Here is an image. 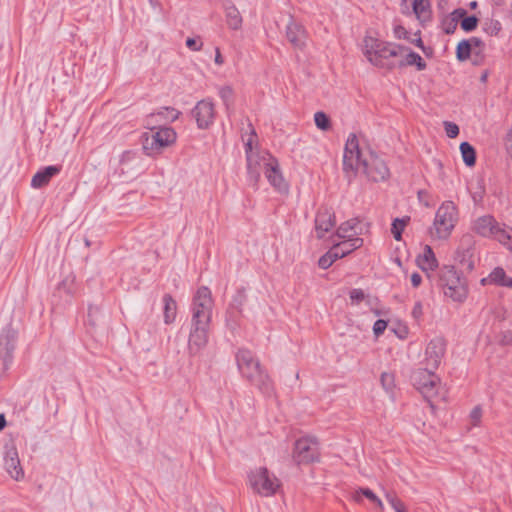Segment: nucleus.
<instances>
[{"instance_id":"nucleus-58","label":"nucleus","mask_w":512,"mask_h":512,"mask_svg":"<svg viewBox=\"0 0 512 512\" xmlns=\"http://www.w3.org/2000/svg\"><path fill=\"white\" fill-rule=\"evenodd\" d=\"M394 34L399 39H401V38L406 39L408 32L406 31V29L403 26H396L394 29Z\"/></svg>"},{"instance_id":"nucleus-47","label":"nucleus","mask_w":512,"mask_h":512,"mask_svg":"<svg viewBox=\"0 0 512 512\" xmlns=\"http://www.w3.org/2000/svg\"><path fill=\"white\" fill-rule=\"evenodd\" d=\"M239 314L240 313H235L234 311L227 310L226 322H227V326L232 331H234L238 326L237 317Z\"/></svg>"},{"instance_id":"nucleus-17","label":"nucleus","mask_w":512,"mask_h":512,"mask_svg":"<svg viewBox=\"0 0 512 512\" xmlns=\"http://www.w3.org/2000/svg\"><path fill=\"white\" fill-rule=\"evenodd\" d=\"M502 226L494 217L485 215L475 220L473 230L482 237H491L496 240Z\"/></svg>"},{"instance_id":"nucleus-25","label":"nucleus","mask_w":512,"mask_h":512,"mask_svg":"<svg viewBox=\"0 0 512 512\" xmlns=\"http://www.w3.org/2000/svg\"><path fill=\"white\" fill-rule=\"evenodd\" d=\"M404 53L406 54L405 58L397 62L398 67L416 66L418 71L426 69L427 64L418 53L411 51L409 48Z\"/></svg>"},{"instance_id":"nucleus-13","label":"nucleus","mask_w":512,"mask_h":512,"mask_svg":"<svg viewBox=\"0 0 512 512\" xmlns=\"http://www.w3.org/2000/svg\"><path fill=\"white\" fill-rule=\"evenodd\" d=\"M209 324H200L191 321L188 347L192 354L198 353L208 342Z\"/></svg>"},{"instance_id":"nucleus-40","label":"nucleus","mask_w":512,"mask_h":512,"mask_svg":"<svg viewBox=\"0 0 512 512\" xmlns=\"http://www.w3.org/2000/svg\"><path fill=\"white\" fill-rule=\"evenodd\" d=\"M484 30L486 33H488L491 36H496L501 30V24L497 20H491L489 22H486L484 24Z\"/></svg>"},{"instance_id":"nucleus-57","label":"nucleus","mask_w":512,"mask_h":512,"mask_svg":"<svg viewBox=\"0 0 512 512\" xmlns=\"http://www.w3.org/2000/svg\"><path fill=\"white\" fill-rule=\"evenodd\" d=\"M99 312L98 307L89 306L88 309V318L91 325H96V321L94 319V316Z\"/></svg>"},{"instance_id":"nucleus-1","label":"nucleus","mask_w":512,"mask_h":512,"mask_svg":"<svg viewBox=\"0 0 512 512\" xmlns=\"http://www.w3.org/2000/svg\"><path fill=\"white\" fill-rule=\"evenodd\" d=\"M360 168L367 178L374 182L384 181L390 175L385 161L376 153L370 151L368 156L363 157L358 138L356 134L351 133L346 141L343 155V171L348 182L352 181Z\"/></svg>"},{"instance_id":"nucleus-31","label":"nucleus","mask_w":512,"mask_h":512,"mask_svg":"<svg viewBox=\"0 0 512 512\" xmlns=\"http://www.w3.org/2000/svg\"><path fill=\"white\" fill-rule=\"evenodd\" d=\"M337 249L331 247L324 255L318 260V265L321 269H328L336 260L340 259Z\"/></svg>"},{"instance_id":"nucleus-20","label":"nucleus","mask_w":512,"mask_h":512,"mask_svg":"<svg viewBox=\"0 0 512 512\" xmlns=\"http://www.w3.org/2000/svg\"><path fill=\"white\" fill-rule=\"evenodd\" d=\"M473 245V237L469 234L464 235L460 240V246L457 250V255L460 263L467 270L471 271L474 268V262L472 258L471 248Z\"/></svg>"},{"instance_id":"nucleus-43","label":"nucleus","mask_w":512,"mask_h":512,"mask_svg":"<svg viewBox=\"0 0 512 512\" xmlns=\"http://www.w3.org/2000/svg\"><path fill=\"white\" fill-rule=\"evenodd\" d=\"M457 23L454 19H451L450 17H446L442 20V29L447 35H451L455 32L457 28Z\"/></svg>"},{"instance_id":"nucleus-18","label":"nucleus","mask_w":512,"mask_h":512,"mask_svg":"<svg viewBox=\"0 0 512 512\" xmlns=\"http://www.w3.org/2000/svg\"><path fill=\"white\" fill-rule=\"evenodd\" d=\"M16 339L17 330L11 325H8L2 330L0 334V357L3 359L4 363L11 360Z\"/></svg>"},{"instance_id":"nucleus-63","label":"nucleus","mask_w":512,"mask_h":512,"mask_svg":"<svg viewBox=\"0 0 512 512\" xmlns=\"http://www.w3.org/2000/svg\"><path fill=\"white\" fill-rule=\"evenodd\" d=\"M352 499L357 503H360L362 501V493L360 491V488L353 493Z\"/></svg>"},{"instance_id":"nucleus-50","label":"nucleus","mask_w":512,"mask_h":512,"mask_svg":"<svg viewBox=\"0 0 512 512\" xmlns=\"http://www.w3.org/2000/svg\"><path fill=\"white\" fill-rule=\"evenodd\" d=\"M466 15L467 11L464 8H457L451 12L449 17L451 19H454L455 22L458 24V22H461Z\"/></svg>"},{"instance_id":"nucleus-5","label":"nucleus","mask_w":512,"mask_h":512,"mask_svg":"<svg viewBox=\"0 0 512 512\" xmlns=\"http://www.w3.org/2000/svg\"><path fill=\"white\" fill-rule=\"evenodd\" d=\"M458 209L454 202L445 201L437 209L430 234L440 240L449 238L458 222Z\"/></svg>"},{"instance_id":"nucleus-10","label":"nucleus","mask_w":512,"mask_h":512,"mask_svg":"<svg viewBox=\"0 0 512 512\" xmlns=\"http://www.w3.org/2000/svg\"><path fill=\"white\" fill-rule=\"evenodd\" d=\"M293 459L297 464H309L319 460V447L316 438L303 437L295 442Z\"/></svg>"},{"instance_id":"nucleus-56","label":"nucleus","mask_w":512,"mask_h":512,"mask_svg":"<svg viewBox=\"0 0 512 512\" xmlns=\"http://www.w3.org/2000/svg\"><path fill=\"white\" fill-rule=\"evenodd\" d=\"M360 491L362 495L369 499L371 502H375L378 498V496L369 488H360Z\"/></svg>"},{"instance_id":"nucleus-24","label":"nucleus","mask_w":512,"mask_h":512,"mask_svg":"<svg viewBox=\"0 0 512 512\" xmlns=\"http://www.w3.org/2000/svg\"><path fill=\"white\" fill-rule=\"evenodd\" d=\"M481 282L482 284L490 283L512 289V278L508 277L504 269L501 267L494 268L488 277L482 279Z\"/></svg>"},{"instance_id":"nucleus-38","label":"nucleus","mask_w":512,"mask_h":512,"mask_svg":"<svg viewBox=\"0 0 512 512\" xmlns=\"http://www.w3.org/2000/svg\"><path fill=\"white\" fill-rule=\"evenodd\" d=\"M479 23V19L475 15H466L460 22L461 29L465 32L474 31Z\"/></svg>"},{"instance_id":"nucleus-61","label":"nucleus","mask_w":512,"mask_h":512,"mask_svg":"<svg viewBox=\"0 0 512 512\" xmlns=\"http://www.w3.org/2000/svg\"><path fill=\"white\" fill-rule=\"evenodd\" d=\"M500 342L502 345H510L512 343V333H505Z\"/></svg>"},{"instance_id":"nucleus-42","label":"nucleus","mask_w":512,"mask_h":512,"mask_svg":"<svg viewBox=\"0 0 512 512\" xmlns=\"http://www.w3.org/2000/svg\"><path fill=\"white\" fill-rule=\"evenodd\" d=\"M333 247L335 249H337V252H338V256L339 258H343L345 257L346 255L350 254L352 251L351 249V245L347 242V240H344L340 243H337L335 245H333Z\"/></svg>"},{"instance_id":"nucleus-4","label":"nucleus","mask_w":512,"mask_h":512,"mask_svg":"<svg viewBox=\"0 0 512 512\" xmlns=\"http://www.w3.org/2000/svg\"><path fill=\"white\" fill-rule=\"evenodd\" d=\"M437 284L442 288L446 297L453 301L462 302L467 297L465 280L457 273L454 266L446 265L437 273Z\"/></svg>"},{"instance_id":"nucleus-48","label":"nucleus","mask_w":512,"mask_h":512,"mask_svg":"<svg viewBox=\"0 0 512 512\" xmlns=\"http://www.w3.org/2000/svg\"><path fill=\"white\" fill-rule=\"evenodd\" d=\"M387 328V322L383 319H378L373 325V332L376 336L381 335Z\"/></svg>"},{"instance_id":"nucleus-21","label":"nucleus","mask_w":512,"mask_h":512,"mask_svg":"<svg viewBox=\"0 0 512 512\" xmlns=\"http://www.w3.org/2000/svg\"><path fill=\"white\" fill-rule=\"evenodd\" d=\"M60 172L58 166H47L43 170L38 171L31 180V186L33 188H41L46 186L51 178Z\"/></svg>"},{"instance_id":"nucleus-37","label":"nucleus","mask_w":512,"mask_h":512,"mask_svg":"<svg viewBox=\"0 0 512 512\" xmlns=\"http://www.w3.org/2000/svg\"><path fill=\"white\" fill-rule=\"evenodd\" d=\"M315 125L322 131H328L331 128V121L326 113L318 111L314 114Z\"/></svg>"},{"instance_id":"nucleus-45","label":"nucleus","mask_w":512,"mask_h":512,"mask_svg":"<svg viewBox=\"0 0 512 512\" xmlns=\"http://www.w3.org/2000/svg\"><path fill=\"white\" fill-rule=\"evenodd\" d=\"M444 128H445L446 135L449 138H455L459 134V127L457 124H455L453 122L445 121Z\"/></svg>"},{"instance_id":"nucleus-23","label":"nucleus","mask_w":512,"mask_h":512,"mask_svg":"<svg viewBox=\"0 0 512 512\" xmlns=\"http://www.w3.org/2000/svg\"><path fill=\"white\" fill-rule=\"evenodd\" d=\"M224 10L228 27L232 30H239L242 27L243 19L238 8L228 1L224 4Z\"/></svg>"},{"instance_id":"nucleus-36","label":"nucleus","mask_w":512,"mask_h":512,"mask_svg":"<svg viewBox=\"0 0 512 512\" xmlns=\"http://www.w3.org/2000/svg\"><path fill=\"white\" fill-rule=\"evenodd\" d=\"M245 302H246L245 290L239 289V290H237L236 294L233 296L232 302H231L228 310L241 314L242 307Z\"/></svg>"},{"instance_id":"nucleus-60","label":"nucleus","mask_w":512,"mask_h":512,"mask_svg":"<svg viewBox=\"0 0 512 512\" xmlns=\"http://www.w3.org/2000/svg\"><path fill=\"white\" fill-rule=\"evenodd\" d=\"M422 277L419 273H413L411 275V283L414 287H418L421 284Z\"/></svg>"},{"instance_id":"nucleus-19","label":"nucleus","mask_w":512,"mask_h":512,"mask_svg":"<svg viewBox=\"0 0 512 512\" xmlns=\"http://www.w3.org/2000/svg\"><path fill=\"white\" fill-rule=\"evenodd\" d=\"M286 37L294 48L302 49L306 44L307 33L301 24L291 21L287 25Z\"/></svg>"},{"instance_id":"nucleus-30","label":"nucleus","mask_w":512,"mask_h":512,"mask_svg":"<svg viewBox=\"0 0 512 512\" xmlns=\"http://www.w3.org/2000/svg\"><path fill=\"white\" fill-rule=\"evenodd\" d=\"M219 96L221 100L223 101V104L229 112L234 105V90L231 86H223L219 89Z\"/></svg>"},{"instance_id":"nucleus-64","label":"nucleus","mask_w":512,"mask_h":512,"mask_svg":"<svg viewBox=\"0 0 512 512\" xmlns=\"http://www.w3.org/2000/svg\"><path fill=\"white\" fill-rule=\"evenodd\" d=\"M414 45H416L418 48H420L422 51H425V46H424V43L422 41V39L420 37H418L417 39L415 40H412L411 41Z\"/></svg>"},{"instance_id":"nucleus-14","label":"nucleus","mask_w":512,"mask_h":512,"mask_svg":"<svg viewBox=\"0 0 512 512\" xmlns=\"http://www.w3.org/2000/svg\"><path fill=\"white\" fill-rule=\"evenodd\" d=\"M192 115L196 119L198 128H208L215 118L214 103L208 99L199 101L192 110Z\"/></svg>"},{"instance_id":"nucleus-52","label":"nucleus","mask_w":512,"mask_h":512,"mask_svg":"<svg viewBox=\"0 0 512 512\" xmlns=\"http://www.w3.org/2000/svg\"><path fill=\"white\" fill-rule=\"evenodd\" d=\"M347 242L351 245L352 251L360 248L363 245V239L359 237H347Z\"/></svg>"},{"instance_id":"nucleus-11","label":"nucleus","mask_w":512,"mask_h":512,"mask_svg":"<svg viewBox=\"0 0 512 512\" xmlns=\"http://www.w3.org/2000/svg\"><path fill=\"white\" fill-rule=\"evenodd\" d=\"M261 168H263V173L267 178L268 182L279 192H287L288 184L284 180L282 173L280 171V166L278 160L266 153L263 155V160L258 161Z\"/></svg>"},{"instance_id":"nucleus-46","label":"nucleus","mask_w":512,"mask_h":512,"mask_svg":"<svg viewBox=\"0 0 512 512\" xmlns=\"http://www.w3.org/2000/svg\"><path fill=\"white\" fill-rule=\"evenodd\" d=\"M472 64L475 66L482 65L485 60L484 49L472 50L471 54Z\"/></svg>"},{"instance_id":"nucleus-15","label":"nucleus","mask_w":512,"mask_h":512,"mask_svg":"<svg viewBox=\"0 0 512 512\" xmlns=\"http://www.w3.org/2000/svg\"><path fill=\"white\" fill-rule=\"evenodd\" d=\"M336 224V218L333 210L329 207L322 206L317 211L315 217V230L319 239L329 232Z\"/></svg>"},{"instance_id":"nucleus-39","label":"nucleus","mask_w":512,"mask_h":512,"mask_svg":"<svg viewBox=\"0 0 512 512\" xmlns=\"http://www.w3.org/2000/svg\"><path fill=\"white\" fill-rule=\"evenodd\" d=\"M385 498L395 512H406L404 503L394 493H386Z\"/></svg>"},{"instance_id":"nucleus-26","label":"nucleus","mask_w":512,"mask_h":512,"mask_svg":"<svg viewBox=\"0 0 512 512\" xmlns=\"http://www.w3.org/2000/svg\"><path fill=\"white\" fill-rule=\"evenodd\" d=\"M263 160V155L262 156H248L247 157V170H248V177H249V181L254 185L256 186L259 179H260V175L261 173L263 172V168H261V166L259 165L258 161H262Z\"/></svg>"},{"instance_id":"nucleus-29","label":"nucleus","mask_w":512,"mask_h":512,"mask_svg":"<svg viewBox=\"0 0 512 512\" xmlns=\"http://www.w3.org/2000/svg\"><path fill=\"white\" fill-rule=\"evenodd\" d=\"M358 224L359 220L357 218H353L342 223L336 231L337 236L339 238H347L353 236L351 232H354V234H356V226Z\"/></svg>"},{"instance_id":"nucleus-34","label":"nucleus","mask_w":512,"mask_h":512,"mask_svg":"<svg viewBox=\"0 0 512 512\" xmlns=\"http://www.w3.org/2000/svg\"><path fill=\"white\" fill-rule=\"evenodd\" d=\"M496 240L512 252V227L503 224Z\"/></svg>"},{"instance_id":"nucleus-62","label":"nucleus","mask_w":512,"mask_h":512,"mask_svg":"<svg viewBox=\"0 0 512 512\" xmlns=\"http://www.w3.org/2000/svg\"><path fill=\"white\" fill-rule=\"evenodd\" d=\"M223 62H224V60H223V57L221 55L220 49L216 48V51H215V63L217 65H222Z\"/></svg>"},{"instance_id":"nucleus-16","label":"nucleus","mask_w":512,"mask_h":512,"mask_svg":"<svg viewBox=\"0 0 512 512\" xmlns=\"http://www.w3.org/2000/svg\"><path fill=\"white\" fill-rule=\"evenodd\" d=\"M4 465L7 473L16 481L24 478V471L21 467L18 451L15 446H6Z\"/></svg>"},{"instance_id":"nucleus-33","label":"nucleus","mask_w":512,"mask_h":512,"mask_svg":"<svg viewBox=\"0 0 512 512\" xmlns=\"http://www.w3.org/2000/svg\"><path fill=\"white\" fill-rule=\"evenodd\" d=\"M472 50L469 41L464 39L456 47V58L461 62L466 61L471 57Z\"/></svg>"},{"instance_id":"nucleus-8","label":"nucleus","mask_w":512,"mask_h":512,"mask_svg":"<svg viewBox=\"0 0 512 512\" xmlns=\"http://www.w3.org/2000/svg\"><path fill=\"white\" fill-rule=\"evenodd\" d=\"M434 369L427 366L415 369L411 374L413 386L428 401L436 395L437 387L440 384V378L434 373Z\"/></svg>"},{"instance_id":"nucleus-53","label":"nucleus","mask_w":512,"mask_h":512,"mask_svg":"<svg viewBox=\"0 0 512 512\" xmlns=\"http://www.w3.org/2000/svg\"><path fill=\"white\" fill-rule=\"evenodd\" d=\"M466 40L469 41L473 50L484 49V42L480 38L471 37L470 39Z\"/></svg>"},{"instance_id":"nucleus-22","label":"nucleus","mask_w":512,"mask_h":512,"mask_svg":"<svg viewBox=\"0 0 512 512\" xmlns=\"http://www.w3.org/2000/svg\"><path fill=\"white\" fill-rule=\"evenodd\" d=\"M417 264L423 271L427 272L428 278L432 277L429 271H433L437 267V259L430 246L426 245L423 254L417 257Z\"/></svg>"},{"instance_id":"nucleus-28","label":"nucleus","mask_w":512,"mask_h":512,"mask_svg":"<svg viewBox=\"0 0 512 512\" xmlns=\"http://www.w3.org/2000/svg\"><path fill=\"white\" fill-rule=\"evenodd\" d=\"M460 152L465 165L473 167L476 163V151L474 147L468 142H462L460 144Z\"/></svg>"},{"instance_id":"nucleus-51","label":"nucleus","mask_w":512,"mask_h":512,"mask_svg":"<svg viewBox=\"0 0 512 512\" xmlns=\"http://www.w3.org/2000/svg\"><path fill=\"white\" fill-rule=\"evenodd\" d=\"M164 111L167 112V115L165 116V120H169L171 122L175 121L176 119H178L179 115H180V112L177 111L176 109L174 108H170V107H164Z\"/></svg>"},{"instance_id":"nucleus-59","label":"nucleus","mask_w":512,"mask_h":512,"mask_svg":"<svg viewBox=\"0 0 512 512\" xmlns=\"http://www.w3.org/2000/svg\"><path fill=\"white\" fill-rule=\"evenodd\" d=\"M506 150L508 155L512 159V130L509 131L506 136Z\"/></svg>"},{"instance_id":"nucleus-55","label":"nucleus","mask_w":512,"mask_h":512,"mask_svg":"<svg viewBox=\"0 0 512 512\" xmlns=\"http://www.w3.org/2000/svg\"><path fill=\"white\" fill-rule=\"evenodd\" d=\"M423 315V308L421 302L415 303L412 309V316L414 319L419 320Z\"/></svg>"},{"instance_id":"nucleus-27","label":"nucleus","mask_w":512,"mask_h":512,"mask_svg":"<svg viewBox=\"0 0 512 512\" xmlns=\"http://www.w3.org/2000/svg\"><path fill=\"white\" fill-rule=\"evenodd\" d=\"M164 303V322L166 324L172 323L176 318L177 304L170 294L163 296Z\"/></svg>"},{"instance_id":"nucleus-41","label":"nucleus","mask_w":512,"mask_h":512,"mask_svg":"<svg viewBox=\"0 0 512 512\" xmlns=\"http://www.w3.org/2000/svg\"><path fill=\"white\" fill-rule=\"evenodd\" d=\"M380 380H381V384H382L383 388L386 391H391L395 386L394 375L391 373H387V372L382 373Z\"/></svg>"},{"instance_id":"nucleus-6","label":"nucleus","mask_w":512,"mask_h":512,"mask_svg":"<svg viewBox=\"0 0 512 512\" xmlns=\"http://www.w3.org/2000/svg\"><path fill=\"white\" fill-rule=\"evenodd\" d=\"M248 483L254 493L262 497L273 496L280 488V480L266 467H258L248 474Z\"/></svg>"},{"instance_id":"nucleus-7","label":"nucleus","mask_w":512,"mask_h":512,"mask_svg":"<svg viewBox=\"0 0 512 512\" xmlns=\"http://www.w3.org/2000/svg\"><path fill=\"white\" fill-rule=\"evenodd\" d=\"M213 305L214 302L210 289L207 286L198 288L193 297L191 321L200 324H210Z\"/></svg>"},{"instance_id":"nucleus-9","label":"nucleus","mask_w":512,"mask_h":512,"mask_svg":"<svg viewBox=\"0 0 512 512\" xmlns=\"http://www.w3.org/2000/svg\"><path fill=\"white\" fill-rule=\"evenodd\" d=\"M176 132L170 127H160L157 131L143 136V150L147 155H152L161 149L170 146L176 141Z\"/></svg>"},{"instance_id":"nucleus-3","label":"nucleus","mask_w":512,"mask_h":512,"mask_svg":"<svg viewBox=\"0 0 512 512\" xmlns=\"http://www.w3.org/2000/svg\"><path fill=\"white\" fill-rule=\"evenodd\" d=\"M236 362L244 378L256 386L262 393H271L272 383L270 377L250 350L245 348L239 349L236 354Z\"/></svg>"},{"instance_id":"nucleus-35","label":"nucleus","mask_w":512,"mask_h":512,"mask_svg":"<svg viewBox=\"0 0 512 512\" xmlns=\"http://www.w3.org/2000/svg\"><path fill=\"white\" fill-rule=\"evenodd\" d=\"M410 217L396 218L393 220L391 232L395 240L400 241L402 239V232L405 226L409 223Z\"/></svg>"},{"instance_id":"nucleus-2","label":"nucleus","mask_w":512,"mask_h":512,"mask_svg":"<svg viewBox=\"0 0 512 512\" xmlns=\"http://www.w3.org/2000/svg\"><path fill=\"white\" fill-rule=\"evenodd\" d=\"M407 50L406 46L385 43L372 37L364 39V55L368 61L386 70L394 69L397 66L395 58L403 55Z\"/></svg>"},{"instance_id":"nucleus-32","label":"nucleus","mask_w":512,"mask_h":512,"mask_svg":"<svg viewBox=\"0 0 512 512\" xmlns=\"http://www.w3.org/2000/svg\"><path fill=\"white\" fill-rule=\"evenodd\" d=\"M413 12L419 19L426 20L430 17L429 3L427 0H414Z\"/></svg>"},{"instance_id":"nucleus-49","label":"nucleus","mask_w":512,"mask_h":512,"mask_svg":"<svg viewBox=\"0 0 512 512\" xmlns=\"http://www.w3.org/2000/svg\"><path fill=\"white\" fill-rule=\"evenodd\" d=\"M186 46L192 51H200L203 46V43L196 38H187Z\"/></svg>"},{"instance_id":"nucleus-54","label":"nucleus","mask_w":512,"mask_h":512,"mask_svg":"<svg viewBox=\"0 0 512 512\" xmlns=\"http://www.w3.org/2000/svg\"><path fill=\"white\" fill-rule=\"evenodd\" d=\"M364 297V292L361 289H353L350 291V299L352 301L360 302Z\"/></svg>"},{"instance_id":"nucleus-44","label":"nucleus","mask_w":512,"mask_h":512,"mask_svg":"<svg viewBox=\"0 0 512 512\" xmlns=\"http://www.w3.org/2000/svg\"><path fill=\"white\" fill-rule=\"evenodd\" d=\"M482 418V409L480 406H475L470 412L469 419L472 426H479Z\"/></svg>"},{"instance_id":"nucleus-12","label":"nucleus","mask_w":512,"mask_h":512,"mask_svg":"<svg viewBox=\"0 0 512 512\" xmlns=\"http://www.w3.org/2000/svg\"><path fill=\"white\" fill-rule=\"evenodd\" d=\"M446 342L441 337L432 339L425 349V366L436 370L445 354Z\"/></svg>"}]
</instances>
